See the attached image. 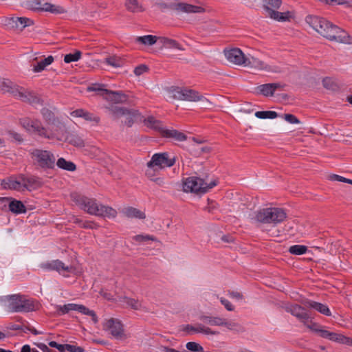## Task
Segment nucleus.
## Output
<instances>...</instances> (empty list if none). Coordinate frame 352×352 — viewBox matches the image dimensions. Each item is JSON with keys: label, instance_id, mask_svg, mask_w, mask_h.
<instances>
[{"label": "nucleus", "instance_id": "f257e3e1", "mask_svg": "<svg viewBox=\"0 0 352 352\" xmlns=\"http://www.w3.org/2000/svg\"><path fill=\"white\" fill-rule=\"evenodd\" d=\"M305 21L316 32L329 41L343 43H350L351 38L346 32L324 18L308 15L305 18Z\"/></svg>", "mask_w": 352, "mask_h": 352}, {"label": "nucleus", "instance_id": "f03ea898", "mask_svg": "<svg viewBox=\"0 0 352 352\" xmlns=\"http://www.w3.org/2000/svg\"><path fill=\"white\" fill-rule=\"evenodd\" d=\"M70 197L72 201L89 214L104 218H114L117 215V211L114 208L99 204L95 199L89 198L76 192H72Z\"/></svg>", "mask_w": 352, "mask_h": 352}, {"label": "nucleus", "instance_id": "7ed1b4c3", "mask_svg": "<svg viewBox=\"0 0 352 352\" xmlns=\"http://www.w3.org/2000/svg\"><path fill=\"white\" fill-rule=\"evenodd\" d=\"M1 301L7 303L11 312L33 311L38 306L37 302L19 294L6 296L1 298Z\"/></svg>", "mask_w": 352, "mask_h": 352}, {"label": "nucleus", "instance_id": "20e7f679", "mask_svg": "<svg viewBox=\"0 0 352 352\" xmlns=\"http://www.w3.org/2000/svg\"><path fill=\"white\" fill-rule=\"evenodd\" d=\"M254 219L263 224L276 226L287 218L285 210L280 208L271 207L261 208L255 212Z\"/></svg>", "mask_w": 352, "mask_h": 352}, {"label": "nucleus", "instance_id": "39448f33", "mask_svg": "<svg viewBox=\"0 0 352 352\" xmlns=\"http://www.w3.org/2000/svg\"><path fill=\"white\" fill-rule=\"evenodd\" d=\"M32 164L43 170L54 169L56 164L54 155L47 150L34 148L30 151Z\"/></svg>", "mask_w": 352, "mask_h": 352}, {"label": "nucleus", "instance_id": "423d86ee", "mask_svg": "<svg viewBox=\"0 0 352 352\" xmlns=\"http://www.w3.org/2000/svg\"><path fill=\"white\" fill-rule=\"evenodd\" d=\"M263 8L266 12V16L277 21H287L292 17L291 12L287 11L280 12L277 10L282 4V0H262Z\"/></svg>", "mask_w": 352, "mask_h": 352}, {"label": "nucleus", "instance_id": "0eeeda50", "mask_svg": "<svg viewBox=\"0 0 352 352\" xmlns=\"http://www.w3.org/2000/svg\"><path fill=\"white\" fill-rule=\"evenodd\" d=\"M217 184L214 180L209 184L204 182L203 179L197 177H190L187 178L183 184V189L185 192H190L195 193H206L208 190L212 188Z\"/></svg>", "mask_w": 352, "mask_h": 352}, {"label": "nucleus", "instance_id": "6e6552de", "mask_svg": "<svg viewBox=\"0 0 352 352\" xmlns=\"http://www.w3.org/2000/svg\"><path fill=\"white\" fill-rule=\"evenodd\" d=\"M170 97L175 100H186L190 102L206 101L210 102L208 99L200 95L194 89L173 87L169 90Z\"/></svg>", "mask_w": 352, "mask_h": 352}, {"label": "nucleus", "instance_id": "1a4fd4ad", "mask_svg": "<svg viewBox=\"0 0 352 352\" xmlns=\"http://www.w3.org/2000/svg\"><path fill=\"white\" fill-rule=\"evenodd\" d=\"M41 114L47 125L55 127V129L53 131L57 134L63 133L66 131L65 123L61 122L60 119L56 116L53 111L49 108L43 107L41 109Z\"/></svg>", "mask_w": 352, "mask_h": 352}, {"label": "nucleus", "instance_id": "9d476101", "mask_svg": "<svg viewBox=\"0 0 352 352\" xmlns=\"http://www.w3.org/2000/svg\"><path fill=\"white\" fill-rule=\"evenodd\" d=\"M58 314L64 315L67 314L69 311H77L85 315L90 316L93 322L96 324L98 322V317L93 310L89 309L87 307L82 305H78L74 303H69L64 305L57 306Z\"/></svg>", "mask_w": 352, "mask_h": 352}, {"label": "nucleus", "instance_id": "9b49d317", "mask_svg": "<svg viewBox=\"0 0 352 352\" xmlns=\"http://www.w3.org/2000/svg\"><path fill=\"white\" fill-rule=\"evenodd\" d=\"M34 21L27 17L12 16L5 18L3 25L8 30H23L25 27L32 25Z\"/></svg>", "mask_w": 352, "mask_h": 352}, {"label": "nucleus", "instance_id": "f8f14e48", "mask_svg": "<svg viewBox=\"0 0 352 352\" xmlns=\"http://www.w3.org/2000/svg\"><path fill=\"white\" fill-rule=\"evenodd\" d=\"M175 162V158H169L168 153H160L154 154L151 161L147 163V166L149 168L153 166H158L161 168L165 167H171Z\"/></svg>", "mask_w": 352, "mask_h": 352}, {"label": "nucleus", "instance_id": "ddd939ff", "mask_svg": "<svg viewBox=\"0 0 352 352\" xmlns=\"http://www.w3.org/2000/svg\"><path fill=\"white\" fill-rule=\"evenodd\" d=\"M245 63V67L254 69L256 71H265L267 72H280L278 67L271 66L266 64L264 61L254 56L248 57Z\"/></svg>", "mask_w": 352, "mask_h": 352}, {"label": "nucleus", "instance_id": "4468645a", "mask_svg": "<svg viewBox=\"0 0 352 352\" xmlns=\"http://www.w3.org/2000/svg\"><path fill=\"white\" fill-rule=\"evenodd\" d=\"M18 100L33 106L36 104L43 105L44 102L37 93L25 87H23V91H21Z\"/></svg>", "mask_w": 352, "mask_h": 352}, {"label": "nucleus", "instance_id": "2eb2a0df", "mask_svg": "<svg viewBox=\"0 0 352 352\" xmlns=\"http://www.w3.org/2000/svg\"><path fill=\"white\" fill-rule=\"evenodd\" d=\"M0 90L3 93H8L14 98L18 99L23 87H21L7 78H0Z\"/></svg>", "mask_w": 352, "mask_h": 352}, {"label": "nucleus", "instance_id": "dca6fc26", "mask_svg": "<svg viewBox=\"0 0 352 352\" xmlns=\"http://www.w3.org/2000/svg\"><path fill=\"white\" fill-rule=\"evenodd\" d=\"M104 329L110 331V333L116 339H121L124 335L123 325L116 318H111L104 324Z\"/></svg>", "mask_w": 352, "mask_h": 352}, {"label": "nucleus", "instance_id": "f3484780", "mask_svg": "<svg viewBox=\"0 0 352 352\" xmlns=\"http://www.w3.org/2000/svg\"><path fill=\"white\" fill-rule=\"evenodd\" d=\"M226 58L230 62L238 65H245L247 58L239 48H233L224 51Z\"/></svg>", "mask_w": 352, "mask_h": 352}, {"label": "nucleus", "instance_id": "a211bd4d", "mask_svg": "<svg viewBox=\"0 0 352 352\" xmlns=\"http://www.w3.org/2000/svg\"><path fill=\"white\" fill-rule=\"evenodd\" d=\"M31 131L47 140H54L58 135L53 130L44 126L41 120L38 119H34V124Z\"/></svg>", "mask_w": 352, "mask_h": 352}, {"label": "nucleus", "instance_id": "6ab92c4d", "mask_svg": "<svg viewBox=\"0 0 352 352\" xmlns=\"http://www.w3.org/2000/svg\"><path fill=\"white\" fill-rule=\"evenodd\" d=\"M285 85L280 82L266 83L258 86L256 89L258 94H261L265 97L272 96L277 89H282Z\"/></svg>", "mask_w": 352, "mask_h": 352}, {"label": "nucleus", "instance_id": "aec40b11", "mask_svg": "<svg viewBox=\"0 0 352 352\" xmlns=\"http://www.w3.org/2000/svg\"><path fill=\"white\" fill-rule=\"evenodd\" d=\"M305 309L307 308L305 306L302 307L297 304L287 306L285 308L287 312L290 313L292 316L296 317L303 322V324H305V320H307L309 318L308 314L304 311Z\"/></svg>", "mask_w": 352, "mask_h": 352}, {"label": "nucleus", "instance_id": "412c9836", "mask_svg": "<svg viewBox=\"0 0 352 352\" xmlns=\"http://www.w3.org/2000/svg\"><path fill=\"white\" fill-rule=\"evenodd\" d=\"M175 12L180 13H204L206 12L205 8L201 6H195L190 3L179 2L176 3Z\"/></svg>", "mask_w": 352, "mask_h": 352}, {"label": "nucleus", "instance_id": "4be33fe9", "mask_svg": "<svg viewBox=\"0 0 352 352\" xmlns=\"http://www.w3.org/2000/svg\"><path fill=\"white\" fill-rule=\"evenodd\" d=\"M106 99L115 104L124 103L128 100V96L121 91L104 90Z\"/></svg>", "mask_w": 352, "mask_h": 352}, {"label": "nucleus", "instance_id": "5701e85b", "mask_svg": "<svg viewBox=\"0 0 352 352\" xmlns=\"http://www.w3.org/2000/svg\"><path fill=\"white\" fill-rule=\"evenodd\" d=\"M303 305L307 309H314L325 316H331V314L329 307L320 302L307 300L303 302Z\"/></svg>", "mask_w": 352, "mask_h": 352}, {"label": "nucleus", "instance_id": "b1692460", "mask_svg": "<svg viewBox=\"0 0 352 352\" xmlns=\"http://www.w3.org/2000/svg\"><path fill=\"white\" fill-rule=\"evenodd\" d=\"M142 121L146 126L158 131L161 135H162V131L166 129L161 120L155 119L152 116L143 118Z\"/></svg>", "mask_w": 352, "mask_h": 352}, {"label": "nucleus", "instance_id": "393cba45", "mask_svg": "<svg viewBox=\"0 0 352 352\" xmlns=\"http://www.w3.org/2000/svg\"><path fill=\"white\" fill-rule=\"evenodd\" d=\"M162 137L164 138L173 139L177 142H184L187 140L186 135L176 129H165V130L162 131Z\"/></svg>", "mask_w": 352, "mask_h": 352}, {"label": "nucleus", "instance_id": "a878e982", "mask_svg": "<svg viewBox=\"0 0 352 352\" xmlns=\"http://www.w3.org/2000/svg\"><path fill=\"white\" fill-rule=\"evenodd\" d=\"M41 267L48 270H55L58 272H60V270L69 271V267L65 266L61 261L58 259L42 263Z\"/></svg>", "mask_w": 352, "mask_h": 352}, {"label": "nucleus", "instance_id": "bb28decb", "mask_svg": "<svg viewBox=\"0 0 352 352\" xmlns=\"http://www.w3.org/2000/svg\"><path fill=\"white\" fill-rule=\"evenodd\" d=\"M318 335L322 338H325L338 343H341L342 340L344 339V336L342 334L331 332L322 329H320V331H318Z\"/></svg>", "mask_w": 352, "mask_h": 352}, {"label": "nucleus", "instance_id": "cd10ccee", "mask_svg": "<svg viewBox=\"0 0 352 352\" xmlns=\"http://www.w3.org/2000/svg\"><path fill=\"white\" fill-rule=\"evenodd\" d=\"M71 115L74 117L82 118L87 121H93L96 123H98L100 122L99 117L95 116L93 113L85 111L82 109H78L73 111L71 113Z\"/></svg>", "mask_w": 352, "mask_h": 352}, {"label": "nucleus", "instance_id": "c85d7f7f", "mask_svg": "<svg viewBox=\"0 0 352 352\" xmlns=\"http://www.w3.org/2000/svg\"><path fill=\"white\" fill-rule=\"evenodd\" d=\"M159 41L162 44L163 47L167 49H176L184 51L185 49L176 40L169 38L164 36L159 37Z\"/></svg>", "mask_w": 352, "mask_h": 352}, {"label": "nucleus", "instance_id": "c756f323", "mask_svg": "<svg viewBox=\"0 0 352 352\" xmlns=\"http://www.w3.org/2000/svg\"><path fill=\"white\" fill-rule=\"evenodd\" d=\"M127 111L129 112V113H126L124 116H126L124 124L128 127L132 126L135 121L138 118L140 119V121H142V119L144 118V116H141V114L139 113L138 110L127 109Z\"/></svg>", "mask_w": 352, "mask_h": 352}, {"label": "nucleus", "instance_id": "7c9ffc66", "mask_svg": "<svg viewBox=\"0 0 352 352\" xmlns=\"http://www.w3.org/2000/svg\"><path fill=\"white\" fill-rule=\"evenodd\" d=\"M1 186L3 189H10L19 190L22 186L20 182L13 179L12 177L2 179Z\"/></svg>", "mask_w": 352, "mask_h": 352}, {"label": "nucleus", "instance_id": "2f4dec72", "mask_svg": "<svg viewBox=\"0 0 352 352\" xmlns=\"http://www.w3.org/2000/svg\"><path fill=\"white\" fill-rule=\"evenodd\" d=\"M21 181L23 182V184L22 185L23 188L26 189H29V188L32 187H38L41 186V182H40L39 179L36 177L32 176L30 177H25L24 175H22L21 177Z\"/></svg>", "mask_w": 352, "mask_h": 352}, {"label": "nucleus", "instance_id": "473e14b6", "mask_svg": "<svg viewBox=\"0 0 352 352\" xmlns=\"http://www.w3.org/2000/svg\"><path fill=\"white\" fill-rule=\"evenodd\" d=\"M10 210L14 214H21L26 212V208L22 201L12 199L9 204Z\"/></svg>", "mask_w": 352, "mask_h": 352}, {"label": "nucleus", "instance_id": "72a5a7b5", "mask_svg": "<svg viewBox=\"0 0 352 352\" xmlns=\"http://www.w3.org/2000/svg\"><path fill=\"white\" fill-rule=\"evenodd\" d=\"M42 9L43 12H49L56 14H63L67 12L63 6H56L47 2L43 3Z\"/></svg>", "mask_w": 352, "mask_h": 352}, {"label": "nucleus", "instance_id": "f704fd0d", "mask_svg": "<svg viewBox=\"0 0 352 352\" xmlns=\"http://www.w3.org/2000/svg\"><path fill=\"white\" fill-rule=\"evenodd\" d=\"M124 212L129 218H136L139 219H144L146 218V214L144 212L133 207L126 208Z\"/></svg>", "mask_w": 352, "mask_h": 352}, {"label": "nucleus", "instance_id": "c9c22d12", "mask_svg": "<svg viewBox=\"0 0 352 352\" xmlns=\"http://www.w3.org/2000/svg\"><path fill=\"white\" fill-rule=\"evenodd\" d=\"M106 108L112 114L115 119L120 118V117L124 116L126 113H129L126 108L120 107L113 104H110Z\"/></svg>", "mask_w": 352, "mask_h": 352}, {"label": "nucleus", "instance_id": "e433bc0d", "mask_svg": "<svg viewBox=\"0 0 352 352\" xmlns=\"http://www.w3.org/2000/svg\"><path fill=\"white\" fill-rule=\"evenodd\" d=\"M56 166L63 170H65L67 171H75L76 170V165L71 162L67 161L63 157H60L58 159L56 162Z\"/></svg>", "mask_w": 352, "mask_h": 352}, {"label": "nucleus", "instance_id": "4c0bfd02", "mask_svg": "<svg viewBox=\"0 0 352 352\" xmlns=\"http://www.w3.org/2000/svg\"><path fill=\"white\" fill-rule=\"evenodd\" d=\"M65 140L68 142L70 144L76 147L85 146L84 140L82 139L81 137H80L77 134L70 133L67 135L65 138Z\"/></svg>", "mask_w": 352, "mask_h": 352}, {"label": "nucleus", "instance_id": "58836bf2", "mask_svg": "<svg viewBox=\"0 0 352 352\" xmlns=\"http://www.w3.org/2000/svg\"><path fill=\"white\" fill-rule=\"evenodd\" d=\"M54 57L49 56L47 58L38 62L36 65H34L33 71L34 72H41L43 71L47 65H50L54 62Z\"/></svg>", "mask_w": 352, "mask_h": 352}, {"label": "nucleus", "instance_id": "ea45409f", "mask_svg": "<svg viewBox=\"0 0 352 352\" xmlns=\"http://www.w3.org/2000/svg\"><path fill=\"white\" fill-rule=\"evenodd\" d=\"M199 320L210 325L221 326L223 318L201 315Z\"/></svg>", "mask_w": 352, "mask_h": 352}, {"label": "nucleus", "instance_id": "a19ab883", "mask_svg": "<svg viewBox=\"0 0 352 352\" xmlns=\"http://www.w3.org/2000/svg\"><path fill=\"white\" fill-rule=\"evenodd\" d=\"M221 326H225L228 329L238 333L245 331V329L242 325L232 321H228L226 318H223Z\"/></svg>", "mask_w": 352, "mask_h": 352}, {"label": "nucleus", "instance_id": "79ce46f5", "mask_svg": "<svg viewBox=\"0 0 352 352\" xmlns=\"http://www.w3.org/2000/svg\"><path fill=\"white\" fill-rule=\"evenodd\" d=\"M104 63L113 67H121L123 65L122 59L117 56H111L105 58Z\"/></svg>", "mask_w": 352, "mask_h": 352}, {"label": "nucleus", "instance_id": "37998d69", "mask_svg": "<svg viewBox=\"0 0 352 352\" xmlns=\"http://www.w3.org/2000/svg\"><path fill=\"white\" fill-rule=\"evenodd\" d=\"M159 41V37L153 35H146L143 36L137 37L136 41L145 45H152L155 44L157 41Z\"/></svg>", "mask_w": 352, "mask_h": 352}, {"label": "nucleus", "instance_id": "c03bdc74", "mask_svg": "<svg viewBox=\"0 0 352 352\" xmlns=\"http://www.w3.org/2000/svg\"><path fill=\"white\" fill-rule=\"evenodd\" d=\"M125 5L127 10L132 12H142L144 10L138 0H126Z\"/></svg>", "mask_w": 352, "mask_h": 352}, {"label": "nucleus", "instance_id": "a18cd8bd", "mask_svg": "<svg viewBox=\"0 0 352 352\" xmlns=\"http://www.w3.org/2000/svg\"><path fill=\"white\" fill-rule=\"evenodd\" d=\"M255 116L260 119H274L278 117V113L273 111H256Z\"/></svg>", "mask_w": 352, "mask_h": 352}, {"label": "nucleus", "instance_id": "49530a36", "mask_svg": "<svg viewBox=\"0 0 352 352\" xmlns=\"http://www.w3.org/2000/svg\"><path fill=\"white\" fill-rule=\"evenodd\" d=\"M307 251V247L302 245H294L289 248V252L294 255H302Z\"/></svg>", "mask_w": 352, "mask_h": 352}, {"label": "nucleus", "instance_id": "de8ad7c7", "mask_svg": "<svg viewBox=\"0 0 352 352\" xmlns=\"http://www.w3.org/2000/svg\"><path fill=\"white\" fill-rule=\"evenodd\" d=\"M82 53L76 50L74 54H66L64 57V61L66 63L78 61L81 58Z\"/></svg>", "mask_w": 352, "mask_h": 352}, {"label": "nucleus", "instance_id": "09e8293b", "mask_svg": "<svg viewBox=\"0 0 352 352\" xmlns=\"http://www.w3.org/2000/svg\"><path fill=\"white\" fill-rule=\"evenodd\" d=\"M104 85L103 84L95 83L92 84L91 86H89L87 87V91L101 92V95L103 96L105 94L104 90H107V89H104Z\"/></svg>", "mask_w": 352, "mask_h": 352}, {"label": "nucleus", "instance_id": "8fccbe9b", "mask_svg": "<svg viewBox=\"0 0 352 352\" xmlns=\"http://www.w3.org/2000/svg\"><path fill=\"white\" fill-rule=\"evenodd\" d=\"M186 349L193 352H204V348L198 343L189 342L186 344Z\"/></svg>", "mask_w": 352, "mask_h": 352}, {"label": "nucleus", "instance_id": "3c124183", "mask_svg": "<svg viewBox=\"0 0 352 352\" xmlns=\"http://www.w3.org/2000/svg\"><path fill=\"white\" fill-rule=\"evenodd\" d=\"M20 123L27 131H31L34 124V120L25 118L20 120Z\"/></svg>", "mask_w": 352, "mask_h": 352}, {"label": "nucleus", "instance_id": "603ef678", "mask_svg": "<svg viewBox=\"0 0 352 352\" xmlns=\"http://www.w3.org/2000/svg\"><path fill=\"white\" fill-rule=\"evenodd\" d=\"M155 6L162 11H165L166 10H171L175 11L176 3L168 4L164 2H157L155 3Z\"/></svg>", "mask_w": 352, "mask_h": 352}, {"label": "nucleus", "instance_id": "864d4df0", "mask_svg": "<svg viewBox=\"0 0 352 352\" xmlns=\"http://www.w3.org/2000/svg\"><path fill=\"white\" fill-rule=\"evenodd\" d=\"M123 302L133 309H138L140 306L137 300L128 297H124Z\"/></svg>", "mask_w": 352, "mask_h": 352}, {"label": "nucleus", "instance_id": "5fc2aeb1", "mask_svg": "<svg viewBox=\"0 0 352 352\" xmlns=\"http://www.w3.org/2000/svg\"><path fill=\"white\" fill-rule=\"evenodd\" d=\"M133 239L137 242H144L148 240H151L153 241H155L156 239L153 236L151 235H143V234H138L133 236Z\"/></svg>", "mask_w": 352, "mask_h": 352}, {"label": "nucleus", "instance_id": "6e6d98bb", "mask_svg": "<svg viewBox=\"0 0 352 352\" xmlns=\"http://www.w3.org/2000/svg\"><path fill=\"white\" fill-rule=\"evenodd\" d=\"M146 175L150 179L151 181L155 182L156 184L160 186H163L165 184L164 178L162 177H155L153 176L152 174H151L149 170L146 171Z\"/></svg>", "mask_w": 352, "mask_h": 352}, {"label": "nucleus", "instance_id": "4d7b16f0", "mask_svg": "<svg viewBox=\"0 0 352 352\" xmlns=\"http://www.w3.org/2000/svg\"><path fill=\"white\" fill-rule=\"evenodd\" d=\"M284 119L290 124H300V120L293 114L285 113L283 115Z\"/></svg>", "mask_w": 352, "mask_h": 352}, {"label": "nucleus", "instance_id": "13d9d810", "mask_svg": "<svg viewBox=\"0 0 352 352\" xmlns=\"http://www.w3.org/2000/svg\"><path fill=\"white\" fill-rule=\"evenodd\" d=\"M148 70V67L146 65H140L134 69V74L139 76Z\"/></svg>", "mask_w": 352, "mask_h": 352}, {"label": "nucleus", "instance_id": "bf43d9fd", "mask_svg": "<svg viewBox=\"0 0 352 352\" xmlns=\"http://www.w3.org/2000/svg\"><path fill=\"white\" fill-rule=\"evenodd\" d=\"M322 85L325 88L328 89H334L335 87L336 86L335 83L332 81L331 78L328 77L324 78L322 80Z\"/></svg>", "mask_w": 352, "mask_h": 352}, {"label": "nucleus", "instance_id": "052dcab7", "mask_svg": "<svg viewBox=\"0 0 352 352\" xmlns=\"http://www.w3.org/2000/svg\"><path fill=\"white\" fill-rule=\"evenodd\" d=\"M43 5L42 0H34L31 3V8L34 10L43 12Z\"/></svg>", "mask_w": 352, "mask_h": 352}, {"label": "nucleus", "instance_id": "680f3d73", "mask_svg": "<svg viewBox=\"0 0 352 352\" xmlns=\"http://www.w3.org/2000/svg\"><path fill=\"white\" fill-rule=\"evenodd\" d=\"M331 179L335 181H338L344 183H347L352 184V179L345 178L344 177L338 175H333L331 176Z\"/></svg>", "mask_w": 352, "mask_h": 352}, {"label": "nucleus", "instance_id": "e2e57ef3", "mask_svg": "<svg viewBox=\"0 0 352 352\" xmlns=\"http://www.w3.org/2000/svg\"><path fill=\"white\" fill-rule=\"evenodd\" d=\"M308 329L311 330L312 331L318 334V331H320V325L316 322H311V324H307V320H305V324H304Z\"/></svg>", "mask_w": 352, "mask_h": 352}, {"label": "nucleus", "instance_id": "0e129e2a", "mask_svg": "<svg viewBox=\"0 0 352 352\" xmlns=\"http://www.w3.org/2000/svg\"><path fill=\"white\" fill-rule=\"evenodd\" d=\"M8 134L12 138H13L15 141L18 142H21L23 141L21 135L14 131H10L8 132Z\"/></svg>", "mask_w": 352, "mask_h": 352}, {"label": "nucleus", "instance_id": "69168bd1", "mask_svg": "<svg viewBox=\"0 0 352 352\" xmlns=\"http://www.w3.org/2000/svg\"><path fill=\"white\" fill-rule=\"evenodd\" d=\"M322 1H324L327 4H331L333 3H336L338 5H347L348 6H350V3L347 1H343V0H322Z\"/></svg>", "mask_w": 352, "mask_h": 352}, {"label": "nucleus", "instance_id": "338daca9", "mask_svg": "<svg viewBox=\"0 0 352 352\" xmlns=\"http://www.w3.org/2000/svg\"><path fill=\"white\" fill-rule=\"evenodd\" d=\"M220 301L222 305H224L225 308L228 311H233L234 310V306L226 299L223 298H220Z\"/></svg>", "mask_w": 352, "mask_h": 352}, {"label": "nucleus", "instance_id": "774afa93", "mask_svg": "<svg viewBox=\"0 0 352 352\" xmlns=\"http://www.w3.org/2000/svg\"><path fill=\"white\" fill-rule=\"evenodd\" d=\"M221 240H222V241H223L225 243H232V242H234V239L232 236H231L230 234H227V235L222 236Z\"/></svg>", "mask_w": 352, "mask_h": 352}]
</instances>
